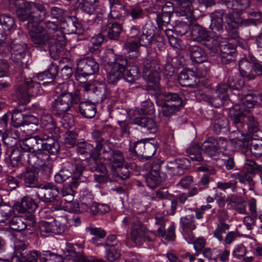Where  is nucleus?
Wrapping results in <instances>:
<instances>
[{"label": "nucleus", "instance_id": "b1692460", "mask_svg": "<svg viewBox=\"0 0 262 262\" xmlns=\"http://www.w3.org/2000/svg\"><path fill=\"white\" fill-rule=\"evenodd\" d=\"M156 27L151 23H146L142 29V33L139 38L140 46L149 47H150L153 38L155 35Z\"/></svg>", "mask_w": 262, "mask_h": 262}, {"label": "nucleus", "instance_id": "338daca9", "mask_svg": "<svg viewBox=\"0 0 262 262\" xmlns=\"http://www.w3.org/2000/svg\"><path fill=\"white\" fill-rule=\"evenodd\" d=\"M171 15L159 13L157 15V23L160 29H162L163 27H166L168 24Z\"/></svg>", "mask_w": 262, "mask_h": 262}, {"label": "nucleus", "instance_id": "393cba45", "mask_svg": "<svg viewBox=\"0 0 262 262\" xmlns=\"http://www.w3.org/2000/svg\"><path fill=\"white\" fill-rule=\"evenodd\" d=\"M77 152L86 158H98L100 157L101 151L94 147L93 145L85 142H80L77 144Z\"/></svg>", "mask_w": 262, "mask_h": 262}, {"label": "nucleus", "instance_id": "39448f33", "mask_svg": "<svg viewBox=\"0 0 262 262\" xmlns=\"http://www.w3.org/2000/svg\"><path fill=\"white\" fill-rule=\"evenodd\" d=\"M38 188L39 189L36 192L35 196L40 201L46 204H55V210L61 209L62 206L58 196L59 191L57 187L53 183H47L40 184Z\"/></svg>", "mask_w": 262, "mask_h": 262}, {"label": "nucleus", "instance_id": "f3484780", "mask_svg": "<svg viewBox=\"0 0 262 262\" xmlns=\"http://www.w3.org/2000/svg\"><path fill=\"white\" fill-rule=\"evenodd\" d=\"M10 228L16 231L20 232L27 227H34L35 225V218L34 215H19L13 216L9 221Z\"/></svg>", "mask_w": 262, "mask_h": 262}, {"label": "nucleus", "instance_id": "c9c22d12", "mask_svg": "<svg viewBox=\"0 0 262 262\" xmlns=\"http://www.w3.org/2000/svg\"><path fill=\"white\" fill-rule=\"evenodd\" d=\"M212 124L214 131L216 134L225 132L228 130V120L221 115L216 114L214 116Z\"/></svg>", "mask_w": 262, "mask_h": 262}, {"label": "nucleus", "instance_id": "9b49d317", "mask_svg": "<svg viewBox=\"0 0 262 262\" xmlns=\"http://www.w3.org/2000/svg\"><path fill=\"white\" fill-rule=\"evenodd\" d=\"M38 113L40 116L41 126L43 128L41 133L49 137L59 138V129L56 126L52 115L42 108L39 109Z\"/></svg>", "mask_w": 262, "mask_h": 262}, {"label": "nucleus", "instance_id": "4c0bfd02", "mask_svg": "<svg viewBox=\"0 0 262 262\" xmlns=\"http://www.w3.org/2000/svg\"><path fill=\"white\" fill-rule=\"evenodd\" d=\"M195 77L191 71H182L178 78L179 83L183 86L192 87L196 83Z\"/></svg>", "mask_w": 262, "mask_h": 262}, {"label": "nucleus", "instance_id": "c03bdc74", "mask_svg": "<svg viewBox=\"0 0 262 262\" xmlns=\"http://www.w3.org/2000/svg\"><path fill=\"white\" fill-rule=\"evenodd\" d=\"M187 153L192 161H198L203 164L205 162L201 154V148L199 144H195L187 149Z\"/></svg>", "mask_w": 262, "mask_h": 262}, {"label": "nucleus", "instance_id": "bf43d9fd", "mask_svg": "<svg viewBox=\"0 0 262 262\" xmlns=\"http://www.w3.org/2000/svg\"><path fill=\"white\" fill-rule=\"evenodd\" d=\"M72 176L71 170L66 167L62 168L54 176L55 182L61 184Z\"/></svg>", "mask_w": 262, "mask_h": 262}, {"label": "nucleus", "instance_id": "a18cd8bd", "mask_svg": "<svg viewBox=\"0 0 262 262\" xmlns=\"http://www.w3.org/2000/svg\"><path fill=\"white\" fill-rule=\"evenodd\" d=\"M103 135L104 133L99 130H95L92 133L93 138L97 142V149H99L101 151L110 144L108 140L104 139Z\"/></svg>", "mask_w": 262, "mask_h": 262}, {"label": "nucleus", "instance_id": "4be33fe9", "mask_svg": "<svg viewBox=\"0 0 262 262\" xmlns=\"http://www.w3.org/2000/svg\"><path fill=\"white\" fill-rule=\"evenodd\" d=\"M194 0H176L178 5V15L185 17L189 21L195 20L196 17L193 14L192 3Z\"/></svg>", "mask_w": 262, "mask_h": 262}, {"label": "nucleus", "instance_id": "a211bd4d", "mask_svg": "<svg viewBox=\"0 0 262 262\" xmlns=\"http://www.w3.org/2000/svg\"><path fill=\"white\" fill-rule=\"evenodd\" d=\"M48 136L41 133L39 135L34 136L25 140L23 144V148L26 151H41L43 142L49 139Z\"/></svg>", "mask_w": 262, "mask_h": 262}, {"label": "nucleus", "instance_id": "4d7b16f0", "mask_svg": "<svg viewBox=\"0 0 262 262\" xmlns=\"http://www.w3.org/2000/svg\"><path fill=\"white\" fill-rule=\"evenodd\" d=\"M234 3L231 8L233 12L238 14L242 11L249 8L251 6V0H235Z\"/></svg>", "mask_w": 262, "mask_h": 262}, {"label": "nucleus", "instance_id": "f8f14e48", "mask_svg": "<svg viewBox=\"0 0 262 262\" xmlns=\"http://www.w3.org/2000/svg\"><path fill=\"white\" fill-rule=\"evenodd\" d=\"M27 45L18 40H14L11 45V59L20 69L28 68L27 58L26 57Z\"/></svg>", "mask_w": 262, "mask_h": 262}, {"label": "nucleus", "instance_id": "c756f323", "mask_svg": "<svg viewBox=\"0 0 262 262\" xmlns=\"http://www.w3.org/2000/svg\"><path fill=\"white\" fill-rule=\"evenodd\" d=\"M188 50L193 62L202 63L207 60V56L202 48L198 46H189Z\"/></svg>", "mask_w": 262, "mask_h": 262}, {"label": "nucleus", "instance_id": "6e6d98bb", "mask_svg": "<svg viewBox=\"0 0 262 262\" xmlns=\"http://www.w3.org/2000/svg\"><path fill=\"white\" fill-rule=\"evenodd\" d=\"M98 158H93L89 164V168L92 172H96L97 173L108 172L106 166L102 162L98 161Z\"/></svg>", "mask_w": 262, "mask_h": 262}, {"label": "nucleus", "instance_id": "774afa93", "mask_svg": "<svg viewBox=\"0 0 262 262\" xmlns=\"http://www.w3.org/2000/svg\"><path fill=\"white\" fill-rule=\"evenodd\" d=\"M250 60L252 64L253 73H254L255 75L261 77L262 76V64L251 54H250Z\"/></svg>", "mask_w": 262, "mask_h": 262}, {"label": "nucleus", "instance_id": "680f3d73", "mask_svg": "<svg viewBox=\"0 0 262 262\" xmlns=\"http://www.w3.org/2000/svg\"><path fill=\"white\" fill-rule=\"evenodd\" d=\"M247 119L248 133L249 135L252 136L258 132L259 124L253 116H248Z\"/></svg>", "mask_w": 262, "mask_h": 262}, {"label": "nucleus", "instance_id": "c85d7f7f", "mask_svg": "<svg viewBox=\"0 0 262 262\" xmlns=\"http://www.w3.org/2000/svg\"><path fill=\"white\" fill-rule=\"evenodd\" d=\"M122 31V27L119 24L110 22L101 28V32L111 40H117L119 39Z\"/></svg>", "mask_w": 262, "mask_h": 262}, {"label": "nucleus", "instance_id": "72a5a7b5", "mask_svg": "<svg viewBox=\"0 0 262 262\" xmlns=\"http://www.w3.org/2000/svg\"><path fill=\"white\" fill-rule=\"evenodd\" d=\"M18 177L24 180L27 187L38 188V178L34 170L27 169L24 172L20 173Z\"/></svg>", "mask_w": 262, "mask_h": 262}, {"label": "nucleus", "instance_id": "de8ad7c7", "mask_svg": "<svg viewBox=\"0 0 262 262\" xmlns=\"http://www.w3.org/2000/svg\"><path fill=\"white\" fill-rule=\"evenodd\" d=\"M139 65L140 64H138L137 62L136 63L135 66L128 70L126 74L124 73L123 78L126 81L130 83H133L140 77L139 70Z\"/></svg>", "mask_w": 262, "mask_h": 262}, {"label": "nucleus", "instance_id": "ea45409f", "mask_svg": "<svg viewBox=\"0 0 262 262\" xmlns=\"http://www.w3.org/2000/svg\"><path fill=\"white\" fill-rule=\"evenodd\" d=\"M57 73V67L52 65L48 71L37 74L36 78L40 81H44V83H50L53 80Z\"/></svg>", "mask_w": 262, "mask_h": 262}, {"label": "nucleus", "instance_id": "473e14b6", "mask_svg": "<svg viewBox=\"0 0 262 262\" xmlns=\"http://www.w3.org/2000/svg\"><path fill=\"white\" fill-rule=\"evenodd\" d=\"M23 147L21 148H16L11 149L10 154L8 155L7 158H5V160L9 165H11L14 167L21 163V161H24V150Z\"/></svg>", "mask_w": 262, "mask_h": 262}, {"label": "nucleus", "instance_id": "f03ea898", "mask_svg": "<svg viewBox=\"0 0 262 262\" xmlns=\"http://www.w3.org/2000/svg\"><path fill=\"white\" fill-rule=\"evenodd\" d=\"M16 15L21 21L28 20L29 24H34L43 20L46 14L45 8L41 4L25 0H17L15 3Z\"/></svg>", "mask_w": 262, "mask_h": 262}, {"label": "nucleus", "instance_id": "a878e982", "mask_svg": "<svg viewBox=\"0 0 262 262\" xmlns=\"http://www.w3.org/2000/svg\"><path fill=\"white\" fill-rule=\"evenodd\" d=\"M135 124L144 127L149 134H155L158 130V125L155 120L144 115H140L134 118Z\"/></svg>", "mask_w": 262, "mask_h": 262}, {"label": "nucleus", "instance_id": "1a4fd4ad", "mask_svg": "<svg viewBox=\"0 0 262 262\" xmlns=\"http://www.w3.org/2000/svg\"><path fill=\"white\" fill-rule=\"evenodd\" d=\"M137 63L140 64L139 67L143 66L144 77L148 82L155 84L158 82L160 79L161 71L159 61L157 59L148 58L144 60H139Z\"/></svg>", "mask_w": 262, "mask_h": 262}, {"label": "nucleus", "instance_id": "2eb2a0df", "mask_svg": "<svg viewBox=\"0 0 262 262\" xmlns=\"http://www.w3.org/2000/svg\"><path fill=\"white\" fill-rule=\"evenodd\" d=\"M100 158L111 164L112 169H114L115 167L122 166L125 162L123 152L119 150L112 149L110 145L106 148H104L100 154Z\"/></svg>", "mask_w": 262, "mask_h": 262}, {"label": "nucleus", "instance_id": "5fc2aeb1", "mask_svg": "<svg viewBox=\"0 0 262 262\" xmlns=\"http://www.w3.org/2000/svg\"><path fill=\"white\" fill-rule=\"evenodd\" d=\"M163 181V179L161 175L154 174L149 173L145 178V183L147 186L151 189L155 188Z\"/></svg>", "mask_w": 262, "mask_h": 262}, {"label": "nucleus", "instance_id": "423d86ee", "mask_svg": "<svg viewBox=\"0 0 262 262\" xmlns=\"http://www.w3.org/2000/svg\"><path fill=\"white\" fill-rule=\"evenodd\" d=\"M112 55L114 56L113 53ZM115 58L113 61H108V66L107 73V81L112 84H115L124 76L128 61L127 58L123 55H115Z\"/></svg>", "mask_w": 262, "mask_h": 262}, {"label": "nucleus", "instance_id": "8fccbe9b", "mask_svg": "<svg viewBox=\"0 0 262 262\" xmlns=\"http://www.w3.org/2000/svg\"><path fill=\"white\" fill-rule=\"evenodd\" d=\"M224 22L211 21L209 29L213 36L216 39L219 40L222 39V34L224 31L223 27Z\"/></svg>", "mask_w": 262, "mask_h": 262}, {"label": "nucleus", "instance_id": "864d4df0", "mask_svg": "<svg viewBox=\"0 0 262 262\" xmlns=\"http://www.w3.org/2000/svg\"><path fill=\"white\" fill-rule=\"evenodd\" d=\"M242 104H239L242 110L249 112V109L253 108L256 101V97H254L251 94L246 95L242 98Z\"/></svg>", "mask_w": 262, "mask_h": 262}, {"label": "nucleus", "instance_id": "6ab92c4d", "mask_svg": "<svg viewBox=\"0 0 262 262\" xmlns=\"http://www.w3.org/2000/svg\"><path fill=\"white\" fill-rule=\"evenodd\" d=\"M49 159V156L42 151H24V162H27L29 165L34 168L41 166Z\"/></svg>", "mask_w": 262, "mask_h": 262}, {"label": "nucleus", "instance_id": "7c9ffc66", "mask_svg": "<svg viewBox=\"0 0 262 262\" xmlns=\"http://www.w3.org/2000/svg\"><path fill=\"white\" fill-rule=\"evenodd\" d=\"M239 70L241 75L248 80L254 79L255 78V75L253 73L252 70V64L250 60V56L249 59L243 58L238 63Z\"/></svg>", "mask_w": 262, "mask_h": 262}, {"label": "nucleus", "instance_id": "e433bc0d", "mask_svg": "<svg viewBox=\"0 0 262 262\" xmlns=\"http://www.w3.org/2000/svg\"><path fill=\"white\" fill-rule=\"evenodd\" d=\"M93 98L97 103H101L107 97L106 86L104 83H99L92 89Z\"/></svg>", "mask_w": 262, "mask_h": 262}, {"label": "nucleus", "instance_id": "603ef678", "mask_svg": "<svg viewBox=\"0 0 262 262\" xmlns=\"http://www.w3.org/2000/svg\"><path fill=\"white\" fill-rule=\"evenodd\" d=\"M96 1L97 0H78L79 7L83 12L89 15L94 14Z\"/></svg>", "mask_w": 262, "mask_h": 262}, {"label": "nucleus", "instance_id": "3c124183", "mask_svg": "<svg viewBox=\"0 0 262 262\" xmlns=\"http://www.w3.org/2000/svg\"><path fill=\"white\" fill-rule=\"evenodd\" d=\"M244 169L246 172L252 174L258 173L262 179V166L257 164L253 160H247L244 165Z\"/></svg>", "mask_w": 262, "mask_h": 262}, {"label": "nucleus", "instance_id": "412c9836", "mask_svg": "<svg viewBox=\"0 0 262 262\" xmlns=\"http://www.w3.org/2000/svg\"><path fill=\"white\" fill-rule=\"evenodd\" d=\"M60 29L65 34H81L82 28L80 23L78 21L77 18L74 16H67V18L61 23ZM65 37V36H64Z\"/></svg>", "mask_w": 262, "mask_h": 262}, {"label": "nucleus", "instance_id": "20e7f679", "mask_svg": "<svg viewBox=\"0 0 262 262\" xmlns=\"http://www.w3.org/2000/svg\"><path fill=\"white\" fill-rule=\"evenodd\" d=\"M80 101V92L67 93L59 95L51 104V110L56 116H60L70 110L74 104Z\"/></svg>", "mask_w": 262, "mask_h": 262}, {"label": "nucleus", "instance_id": "dca6fc26", "mask_svg": "<svg viewBox=\"0 0 262 262\" xmlns=\"http://www.w3.org/2000/svg\"><path fill=\"white\" fill-rule=\"evenodd\" d=\"M191 166L190 161L185 158H178L168 162L166 168L167 172L172 176L180 177L185 173Z\"/></svg>", "mask_w": 262, "mask_h": 262}, {"label": "nucleus", "instance_id": "0e129e2a", "mask_svg": "<svg viewBox=\"0 0 262 262\" xmlns=\"http://www.w3.org/2000/svg\"><path fill=\"white\" fill-rule=\"evenodd\" d=\"M230 90H240L244 85V82L242 80L238 79L236 76H230L225 83Z\"/></svg>", "mask_w": 262, "mask_h": 262}, {"label": "nucleus", "instance_id": "6e6552de", "mask_svg": "<svg viewBox=\"0 0 262 262\" xmlns=\"http://www.w3.org/2000/svg\"><path fill=\"white\" fill-rule=\"evenodd\" d=\"M156 237V233L147 231L146 226L141 221H133L130 228V238L135 244L141 245L146 239L152 242Z\"/></svg>", "mask_w": 262, "mask_h": 262}, {"label": "nucleus", "instance_id": "9d476101", "mask_svg": "<svg viewBox=\"0 0 262 262\" xmlns=\"http://www.w3.org/2000/svg\"><path fill=\"white\" fill-rule=\"evenodd\" d=\"M157 146L145 140L135 142L129 151L138 157L139 160L145 162L149 160L156 153Z\"/></svg>", "mask_w": 262, "mask_h": 262}, {"label": "nucleus", "instance_id": "37998d69", "mask_svg": "<svg viewBox=\"0 0 262 262\" xmlns=\"http://www.w3.org/2000/svg\"><path fill=\"white\" fill-rule=\"evenodd\" d=\"M101 32L100 33L91 37L88 44L89 52L91 53H95L98 51L104 39V35Z\"/></svg>", "mask_w": 262, "mask_h": 262}, {"label": "nucleus", "instance_id": "69168bd1", "mask_svg": "<svg viewBox=\"0 0 262 262\" xmlns=\"http://www.w3.org/2000/svg\"><path fill=\"white\" fill-rule=\"evenodd\" d=\"M0 24L3 26L4 29L10 30L15 24L13 17L8 14L0 15Z\"/></svg>", "mask_w": 262, "mask_h": 262}, {"label": "nucleus", "instance_id": "09e8293b", "mask_svg": "<svg viewBox=\"0 0 262 262\" xmlns=\"http://www.w3.org/2000/svg\"><path fill=\"white\" fill-rule=\"evenodd\" d=\"M230 46V45H226L221 47V58L224 63H227L234 59L235 53L234 49H230L228 52L225 51L226 49H229Z\"/></svg>", "mask_w": 262, "mask_h": 262}, {"label": "nucleus", "instance_id": "f257e3e1", "mask_svg": "<svg viewBox=\"0 0 262 262\" xmlns=\"http://www.w3.org/2000/svg\"><path fill=\"white\" fill-rule=\"evenodd\" d=\"M37 24H29L27 26L29 35L34 44L41 48H53V50L55 46L56 50L65 46V37L62 32L58 31L57 37L54 38L51 36V32H48L43 27L37 25Z\"/></svg>", "mask_w": 262, "mask_h": 262}, {"label": "nucleus", "instance_id": "bb28decb", "mask_svg": "<svg viewBox=\"0 0 262 262\" xmlns=\"http://www.w3.org/2000/svg\"><path fill=\"white\" fill-rule=\"evenodd\" d=\"M37 207L38 204L33 199L27 196L22 199L20 203H17L14 206V208L20 213L26 211L30 213L34 212Z\"/></svg>", "mask_w": 262, "mask_h": 262}, {"label": "nucleus", "instance_id": "052dcab7", "mask_svg": "<svg viewBox=\"0 0 262 262\" xmlns=\"http://www.w3.org/2000/svg\"><path fill=\"white\" fill-rule=\"evenodd\" d=\"M52 17L61 21L62 23L67 18V15L64 10L59 7H53L50 9Z\"/></svg>", "mask_w": 262, "mask_h": 262}, {"label": "nucleus", "instance_id": "7ed1b4c3", "mask_svg": "<svg viewBox=\"0 0 262 262\" xmlns=\"http://www.w3.org/2000/svg\"><path fill=\"white\" fill-rule=\"evenodd\" d=\"M73 166L74 174L70 185L63 186L60 191V194L62 197V200L60 201L61 203L63 201L69 204L72 203L74 200V189L77 188L79 184L85 179L82 176L84 167L81 161H78L75 162Z\"/></svg>", "mask_w": 262, "mask_h": 262}, {"label": "nucleus", "instance_id": "79ce46f5", "mask_svg": "<svg viewBox=\"0 0 262 262\" xmlns=\"http://www.w3.org/2000/svg\"><path fill=\"white\" fill-rule=\"evenodd\" d=\"M58 139L50 137L49 139L43 142L42 150H47L52 155L57 154L60 149L59 144L57 141Z\"/></svg>", "mask_w": 262, "mask_h": 262}, {"label": "nucleus", "instance_id": "58836bf2", "mask_svg": "<svg viewBox=\"0 0 262 262\" xmlns=\"http://www.w3.org/2000/svg\"><path fill=\"white\" fill-rule=\"evenodd\" d=\"M105 249V257L109 261H114L117 260L120 257V251L115 247V244L105 243L104 244Z\"/></svg>", "mask_w": 262, "mask_h": 262}, {"label": "nucleus", "instance_id": "aec40b11", "mask_svg": "<svg viewBox=\"0 0 262 262\" xmlns=\"http://www.w3.org/2000/svg\"><path fill=\"white\" fill-rule=\"evenodd\" d=\"M230 89L225 83H221L216 87V97L212 101V106L220 107L222 105H227L230 102L229 92Z\"/></svg>", "mask_w": 262, "mask_h": 262}, {"label": "nucleus", "instance_id": "5701e85b", "mask_svg": "<svg viewBox=\"0 0 262 262\" xmlns=\"http://www.w3.org/2000/svg\"><path fill=\"white\" fill-rule=\"evenodd\" d=\"M183 235L188 243H192L194 240V236L192 231L195 229L193 215H188L182 217L180 220Z\"/></svg>", "mask_w": 262, "mask_h": 262}, {"label": "nucleus", "instance_id": "cd10ccee", "mask_svg": "<svg viewBox=\"0 0 262 262\" xmlns=\"http://www.w3.org/2000/svg\"><path fill=\"white\" fill-rule=\"evenodd\" d=\"M229 114L237 130H241L244 126L245 115L239 104H236L229 109Z\"/></svg>", "mask_w": 262, "mask_h": 262}, {"label": "nucleus", "instance_id": "ddd939ff", "mask_svg": "<svg viewBox=\"0 0 262 262\" xmlns=\"http://www.w3.org/2000/svg\"><path fill=\"white\" fill-rule=\"evenodd\" d=\"M99 69V64L94 58L88 57L83 59L77 63L76 78L78 80H80L81 78L97 73Z\"/></svg>", "mask_w": 262, "mask_h": 262}, {"label": "nucleus", "instance_id": "a19ab883", "mask_svg": "<svg viewBox=\"0 0 262 262\" xmlns=\"http://www.w3.org/2000/svg\"><path fill=\"white\" fill-rule=\"evenodd\" d=\"M26 114L23 113L21 108H16L11 113V123L15 127L25 125Z\"/></svg>", "mask_w": 262, "mask_h": 262}, {"label": "nucleus", "instance_id": "f704fd0d", "mask_svg": "<svg viewBox=\"0 0 262 262\" xmlns=\"http://www.w3.org/2000/svg\"><path fill=\"white\" fill-rule=\"evenodd\" d=\"M79 110L80 114L86 118L95 117L97 108L95 103L89 101L79 102Z\"/></svg>", "mask_w": 262, "mask_h": 262}, {"label": "nucleus", "instance_id": "4468645a", "mask_svg": "<svg viewBox=\"0 0 262 262\" xmlns=\"http://www.w3.org/2000/svg\"><path fill=\"white\" fill-rule=\"evenodd\" d=\"M227 143V139L223 138L215 139L209 138L202 145L204 152L211 158L216 159L220 150L224 149Z\"/></svg>", "mask_w": 262, "mask_h": 262}, {"label": "nucleus", "instance_id": "2f4dec72", "mask_svg": "<svg viewBox=\"0 0 262 262\" xmlns=\"http://www.w3.org/2000/svg\"><path fill=\"white\" fill-rule=\"evenodd\" d=\"M191 35L192 39L198 42L208 40L209 38L208 31L199 24H194L191 27Z\"/></svg>", "mask_w": 262, "mask_h": 262}, {"label": "nucleus", "instance_id": "e2e57ef3", "mask_svg": "<svg viewBox=\"0 0 262 262\" xmlns=\"http://www.w3.org/2000/svg\"><path fill=\"white\" fill-rule=\"evenodd\" d=\"M162 106V111L164 116L168 117L175 113L179 109L178 104H170L168 103L163 102Z\"/></svg>", "mask_w": 262, "mask_h": 262}, {"label": "nucleus", "instance_id": "49530a36", "mask_svg": "<svg viewBox=\"0 0 262 262\" xmlns=\"http://www.w3.org/2000/svg\"><path fill=\"white\" fill-rule=\"evenodd\" d=\"M39 262H63V258L51 251H43L40 253Z\"/></svg>", "mask_w": 262, "mask_h": 262}, {"label": "nucleus", "instance_id": "13d9d810", "mask_svg": "<svg viewBox=\"0 0 262 262\" xmlns=\"http://www.w3.org/2000/svg\"><path fill=\"white\" fill-rule=\"evenodd\" d=\"M38 228L39 232L43 237L47 236V234L48 233H55L52 223L41 221L39 223Z\"/></svg>", "mask_w": 262, "mask_h": 262}, {"label": "nucleus", "instance_id": "0eeeda50", "mask_svg": "<svg viewBox=\"0 0 262 262\" xmlns=\"http://www.w3.org/2000/svg\"><path fill=\"white\" fill-rule=\"evenodd\" d=\"M41 86L37 82L32 79H25L15 92L14 96L23 105L30 101L31 96L38 95L40 91Z\"/></svg>", "mask_w": 262, "mask_h": 262}]
</instances>
